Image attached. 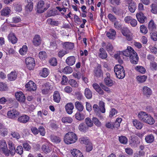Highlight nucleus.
Listing matches in <instances>:
<instances>
[{
    "mask_svg": "<svg viewBox=\"0 0 157 157\" xmlns=\"http://www.w3.org/2000/svg\"><path fill=\"white\" fill-rule=\"evenodd\" d=\"M138 117L140 120L149 124L152 125L155 123V120L153 117L145 112H140L138 114Z\"/></svg>",
    "mask_w": 157,
    "mask_h": 157,
    "instance_id": "1",
    "label": "nucleus"
},
{
    "mask_svg": "<svg viewBox=\"0 0 157 157\" xmlns=\"http://www.w3.org/2000/svg\"><path fill=\"white\" fill-rule=\"evenodd\" d=\"M77 139L78 137L75 134L70 132L66 134L64 137V142L67 144H70L75 142Z\"/></svg>",
    "mask_w": 157,
    "mask_h": 157,
    "instance_id": "2",
    "label": "nucleus"
},
{
    "mask_svg": "<svg viewBox=\"0 0 157 157\" xmlns=\"http://www.w3.org/2000/svg\"><path fill=\"white\" fill-rule=\"evenodd\" d=\"M114 71L117 78L122 79L125 77V74L124 67L121 65H116L114 67Z\"/></svg>",
    "mask_w": 157,
    "mask_h": 157,
    "instance_id": "3",
    "label": "nucleus"
},
{
    "mask_svg": "<svg viewBox=\"0 0 157 157\" xmlns=\"http://www.w3.org/2000/svg\"><path fill=\"white\" fill-rule=\"evenodd\" d=\"M27 67L30 70L33 69L35 66V62L34 58L31 57H28L25 59Z\"/></svg>",
    "mask_w": 157,
    "mask_h": 157,
    "instance_id": "4",
    "label": "nucleus"
},
{
    "mask_svg": "<svg viewBox=\"0 0 157 157\" xmlns=\"http://www.w3.org/2000/svg\"><path fill=\"white\" fill-rule=\"evenodd\" d=\"M52 87L50 83L48 82L44 84L42 88V92L43 94H47L52 90Z\"/></svg>",
    "mask_w": 157,
    "mask_h": 157,
    "instance_id": "5",
    "label": "nucleus"
},
{
    "mask_svg": "<svg viewBox=\"0 0 157 157\" xmlns=\"http://www.w3.org/2000/svg\"><path fill=\"white\" fill-rule=\"evenodd\" d=\"M19 114V112L14 109L8 111L7 113L8 117L10 118L13 119L17 118Z\"/></svg>",
    "mask_w": 157,
    "mask_h": 157,
    "instance_id": "6",
    "label": "nucleus"
},
{
    "mask_svg": "<svg viewBox=\"0 0 157 157\" xmlns=\"http://www.w3.org/2000/svg\"><path fill=\"white\" fill-rule=\"evenodd\" d=\"M136 16L138 21L140 23H144L147 21V18L142 12H140L137 13L136 14Z\"/></svg>",
    "mask_w": 157,
    "mask_h": 157,
    "instance_id": "7",
    "label": "nucleus"
},
{
    "mask_svg": "<svg viewBox=\"0 0 157 157\" xmlns=\"http://www.w3.org/2000/svg\"><path fill=\"white\" fill-rule=\"evenodd\" d=\"M15 96L16 99L20 102H24L25 100V97L22 92H16Z\"/></svg>",
    "mask_w": 157,
    "mask_h": 157,
    "instance_id": "8",
    "label": "nucleus"
},
{
    "mask_svg": "<svg viewBox=\"0 0 157 157\" xmlns=\"http://www.w3.org/2000/svg\"><path fill=\"white\" fill-rule=\"evenodd\" d=\"M130 57V59L131 63L133 64H137L138 62L139 57L136 53L134 51L133 54Z\"/></svg>",
    "mask_w": 157,
    "mask_h": 157,
    "instance_id": "9",
    "label": "nucleus"
},
{
    "mask_svg": "<svg viewBox=\"0 0 157 157\" xmlns=\"http://www.w3.org/2000/svg\"><path fill=\"white\" fill-rule=\"evenodd\" d=\"M25 86L30 91H35L36 89L35 84L32 81H30L25 85Z\"/></svg>",
    "mask_w": 157,
    "mask_h": 157,
    "instance_id": "10",
    "label": "nucleus"
},
{
    "mask_svg": "<svg viewBox=\"0 0 157 157\" xmlns=\"http://www.w3.org/2000/svg\"><path fill=\"white\" fill-rule=\"evenodd\" d=\"M8 144L9 146V152L11 155L13 156L16 152L15 147L14 144L11 141H9L8 142Z\"/></svg>",
    "mask_w": 157,
    "mask_h": 157,
    "instance_id": "11",
    "label": "nucleus"
},
{
    "mask_svg": "<svg viewBox=\"0 0 157 157\" xmlns=\"http://www.w3.org/2000/svg\"><path fill=\"white\" fill-rule=\"evenodd\" d=\"M44 2L42 1H39L37 3L36 9L37 12L38 13H42L44 11Z\"/></svg>",
    "mask_w": 157,
    "mask_h": 157,
    "instance_id": "12",
    "label": "nucleus"
},
{
    "mask_svg": "<svg viewBox=\"0 0 157 157\" xmlns=\"http://www.w3.org/2000/svg\"><path fill=\"white\" fill-rule=\"evenodd\" d=\"M134 51H135L131 47L128 46L126 49L121 52V53H122V54L125 56L130 57L133 54Z\"/></svg>",
    "mask_w": 157,
    "mask_h": 157,
    "instance_id": "13",
    "label": "nucleus"
},
{
    "mask_svg": "<svg viewBox=\"0 0 157 157\" xmlns=\"http://www.w3.org/2000/svg\"><path fill=\"white\" fill-rule=\"evenodd\" d=\"M94 75L97 77H100L102 74L100 65H98L94 70Z\"/></svg>",
    "mask_w": 157,
    "mask_h": 157,
    "instance_id": "14",
    "label": "nucleus"
},
{
    "mask_svg": "<svg viewBox=\"0 0 157 157\" xmlns=\"http://www.w3.org/2000/svg\"><path fill=\"white\" fill-rule=\"evenodd\" d=\"M142 91L143 95L147 97H149L152 94L151 89L147 86H144L143 88Z\"/></svg>",
    "mask_w": 157,
    "mask_h": 157,
    "instance_id": "15",
    "label": "nucleus"
},
{
    "mask_svg": "<svg viewBox=\"0 0 157 157\" xmlns=\"http://www.w3.org/2000/svg\"><path fill=\"white\" fill-rule=\"evenodd\" d=\"M93 109L96 115L100 118L102 119L103 117L101 115V112L97 104H94L93 106Z\"/></svg>",
    "mask_w": 157,
    "mask_h": 157,
    "instance_id": "16",
    "label": "nucleus"
},
{
    "mask_svg": "<svg viewBox=\"0 0 157 157\" xmlns=\"http://www.w3.org/2000/svg\"><path fill=\"white\" fill-rule=\"evenodd\" d=\"M8 39L13 44H14L17 42V39L14 33H11L8 36Z\"/></svg>",
    "mask_w": 157,
    "mask_h": 157,
    "instance_id": "17",
    "label": "nucleus"
},
{
    "mask_svg": "<svg viewBox=\"0 0 157 157\" xmlns=\"http://www.w3.org/2000/svg\"><path fill=\"white\" fill-rule=\"evenodd\" d=\"M41 39L40 36L38 35H36L33 40V44L36 46L39 45L41 43Z\"/></svg>",
    "mask_w": 157,
    "mask_h": 157,
    "instance_id": "18",
    "label": "nucleus"
},
{
    "mask_svg": "<svg viewBox=\"0 0 157 157\" xmlns=\"http://www.w3.org/2000/svg\"><path fill=\"white\" fill-rule=\"evenodd\" d=\"M74 106L71 103H67L65 106V108L67 113L69 114H71L73 112Z\"/></svg>",
    "mask_w": 157,
    "mask_h": 157,
    "instance_id": "19",
    "label": "nucleus"
},
{
    "mask_svg": "<svg viewBox=\"0 0 157 157\" xmlns=\"http://www.w3.org/2000/svg\"><path fill=\"white\" fill-rule=\"evenodd\" d=\"M29 117L26 115H24L18 117V121L23 123H25L29 120Z\"/></svg>",
    "mask_w": 157,
    "mask_h": 157,
    "instance_id": "20",
    "label": "nucleus"
},
{
    "mask_svg": "<svg viewBox=\"0 0 157 157\" xmlns=\"http://www.w3.org/2000/svg\"><path fill=\"white\" fill-rule=\"evenodd\" d=\"M75 62V57L74 56H71L68 57L66 59V63L69 66L74 65Z\"/></svg>",
    "mask_w": 157,
    "mask_h": 157,
    "instance_id": "21",
    "label": "nucleus"
},
{
    "mask_svg": "<svg viewBox=\"0 0 157 157\" xmlns=\"http://www.w3.org/2000/svg\"><path fill=\"white\" fill-rule=\"evenodd\" d=\"M71 153L74 157H83L82 153L80 151L77 149H73L71 150Z\"/></svg>",
    "mask_w": 157,
    "mask_h": 157,
    "instance_id": "22",
    "label": "nucleus"
},
{
    "mask_svg": "<svg viewBox=\"0 0 157 157\" xmlns=\"http://www.w3.org/2000/svg\"><path fill=\"white\" fill-rule=\"evenodd\" d=\"M107 53L104 49L102 48H100L99 53V57L102 59H104L107 58Z\"/></svg>",
    "mask_w": 157,
    "mask_h": 157,
    "instance_id": "23",
    "label": "nucleus"
},
{
    "mask_svg": "<svg viewBox=\"0 0 157 157\" xmlns=\"http://www.w3.org/2000/svg\"><path fill=\"white\" fill-rule=\"evenodd\" d=\"M53 101L57 103H59L60 100V97L59 93L58 91H55L53 95Z\"/></svg>",
    "mask_w": 157,
    "mask_h": 157,
    "instance_id": "24",
    "label": "nucleus"
},
{
    "mask_svg": "<svg viewBox=\"0 0 157 157\" xmlns=\"http://www.w3.org/2000/svg\"><path fill=\"white\" fill-rule=\"evenodd\" d=\"M63 48L66 50H70L73 48L74 44L72 43L65 42L63 44Z\"/></svg>",
    "mask_w": 157,
    "mask_h": 157,
    "instance_id": "25",
    "label": "nucleus"
},
{
    "mask_svg": "<svg viewBox=\"0 0 157 157\" xmlns=\"http://www.w3.org/2000/svg\"><path fill=\"white\" fill-rule=\"evenodd\" d=\"M11 10L9 7H6L3 8L0 12L2 16H6L8 15Z\"/></svg>",
    "mask_w": 157,
    "mask_h": 157,
    "instance_id": "26",
    "label": "nucleus"
},
{
    "mask_svg": "<svg viewBox=\"0 0 157 157\" xmlns=\"http://www.w3.org/2000/svg\"><path fill=\"white\" fill-rule=\"evenodd\" d=\"M133 123L134 126L137 129H140L143 126V124L138 120L135 119L133 120Z\"/></svg>",
    "mask_w": 157,
    "mask_h": 157,
    "instance_id": "27",
    "label": "nucleus"
},
{
    "mask_svg": "<svg viewBox=\"0 0 157 157\" xmlns=\"http://www.w3.org/2000/svg\"><path fill=\"white\" fill-rule=\"evenodd\" d=\"M17 74L16 71H12L8 75V78L9 80L13 81L15 80L17 78Z\"/></svg>",
    "mask_w": 157,
    "mask_h": 157,
    "instance_id": "28",
    "label": "nucleus"
},
{
    "mask_svg": "<svg viewBox=\"0 0 157 157\" xmlns=\"http://www.w3.org/2000/svg\"><path fill=\"white\" fill-rule=\"evenodd\" d=\"M148 28L150 32L155 30L156 29V25L152 20H151L149 22Z\"/></svg>",
    "mask_w": 157,
    "mask_h": 157,
    "instance_id": "29",
    "label": "nucleus"
},
{
    "mask_svg": "<svg viewBox=\"0 0 157 157\" xmlns=\"http://www.w3.org/2000/svg\"><path fill=\"white\" fill-rule=\"evenodd\" d=\"M116 32L113 29H110L109 32L106 33V35L110 39H113L116 35Z\"/></svg>",
    "mask_w": 157,
    "mask_h": 157,
    "instance_id": "30",
    "label": "nucleus"
},
{
    "mask_svg": "<svg viewBox=\"0 0 157 157\" xmlns=\"http://www.w3.org/2000/svg\"><path fill=\"white\" fill-rule=\"evenodd\" d=\"M136 8V4L134 2H130L128 5V9L132 13L135 12Z\"/></svg>",
    "mask_w": 157,
    "mask_h": 157,
    "instance_id": "31",
    "label": "nucleus"
},
{
    "mask_svg": "<svg viewBox=\"0 0 157 157\" xmlns=\"http://www.w3.org/2000/svg\"><path fill=\"white\" fill-rule=\"evenodd\" d=\"M50 138L52 142L56 144L59 143L61 140L59 137L54 135H51L50 136Z\"/></svg>",
    "mask_w": 157,
    "mask_h": 157,
    "instance_id": "32",
    "label": "nucleus"
},
{
    "mask_svg": "<svg viewBox=\"0 0 157 157\" xmlns=\"http://www.w3.org/2000/svg\"><path fill=\"white\" fill-rule=\"evenodd\" d=\"M75 105L76 109L79 112H81L83 110L84 107L81 102L78 101H76L75 103Z\"/></svg>",
    "mask_w": 157,
    "mask_h": 157,
    "instance_id": "33",
    "label": "nucleus"
},
{
    "mask_svg": "<svg viewBox=\"0 0 157 157\" xmlns=\"http://www.w3.org/2000/svg\"><path fill=\"white\" fill-rule=\"evenodd\" d=\"M145 140L147 143H151L154 141V137L153 135L150 134L146 136Z\"/></svg>",
    "mask_w": 157,
    "mask_h": 157,
    "instance_id": "34",
    "label": "nucleus"
},
{
    "mask_svg": "<svg viewBox=\"0 0 157 157\" xmlns=\"http://www.w3.org/2000/svg\"><path fill=\"white\" fill-rule=\"evenodd\" d=\"M0 148L1 151L7 149L6 142L4 140H0Z\"/></svg>",
    "mask_w": 157,
    "mask_h": 157,
    "instance_id": "35",
    "label": "nucleus"
},
{
    "mask_svg": "<svg viewBox=\"0 0 157 157\" xmlns=\"http://www.w3.org/2000/svg\"><path fill=\"white\" fill-rule=\"evenodd\" d=\"M104 82L106 85L109 86H111L113 84V81L109 77L105 78Z\"/></svg>",
    "mask_w": 157,
    "mask_h": 157,
    "instance_id": "36",
    "label": "nucleus"
},
{
    "mask_svg": "<svg viewBox=\"0 0 157 157\" xmlns=\"http://www.w3.org/2000/svg\"><path fill=\"white\" fill-rule=\"evenodd\" d=\"M151 38L154 41L157 40V32L155 30L151 31L150 32Z\"/></svg>",
    "mask_w": 157,
    "mask_h": 157,
    "instance_id": "37",
    "label": "nucleus"
},
{
    "mask_svg": "<svg viewBox=\"0 0 157 157\" xmlns=\"http://www.w3.org/2000/svg\"><path fill=\"white\" fill-rule=\"evenodd\" d=\"M49 71L48 69L46 68H44L41 72L40 73V76L43 77H46L49 74Z\"/></svg>",
    "mask_w": 157,
    "mask_h": 157,
    "instance_id": "38",
    "label": "nucleus"
},
{
    "mask_svg": "<svg viewBox=\"0 0 157 157\" xmlns=\"http://www.w3.org/2000/svg\"><path fill=\"white\" fill-rule=\"evenodd\" d=\"M85 94L86 97L88 99H90L92 97V93L90 90L88 88L85 89Z\"/></svg>",
    "mask_w": 157,
    "mask_h": 157,
    "instance_id": "39",
    "label": "nucleus"
},
{
    "mask_svg": "<svg viewBox=\"0 0 157 157\" xmlns=\"http://www.w3.org/2000/svg\"><path fill=\"white\" fill-rule=\"evenodd\" d=\"M99 107L101 113H104L105 112V103L103 101H100L99 102Z\"/></svg>",
    "mask_w": 157,
    "mask_h": 157,
    "instance_id": "40",
    "label": "nucleus"
},
{
    "mask_svg": "<svg viewBox=\"0 0 157 157\" xmlns=\"http://www.w3.org/2000/svg\"><path fill=\"white\" fill-rule=\"evenodd\" d=\"M72 69L70 66H66L64 68L62 69V72L65 74H69L72 72Z\"/></svg>",
    "mask_w": 157,
    "mask_h": 157,
    "instance_id": "41",
    "label": "nucleus"
},
{
    "mask_svg": "<svg viewBox=\"0 0 157 157\" xmlns=\"http://www.w3.org/2000/svg\"><path fill=\"white\" fill-rule=\"evenodd\" d=\"M7 130L5 128L3 125L0 126V133L2 136H5L6 135Z\"/></svg>",
    "mask_w": 157,
    "mask_h": 157,
    "instance_id": "42",
    "label": "nucleus"
},
{
    "mask_svg": "<svg viewBox=\"0 0 157 157\" xmlns=\"http://www.w3.org/2000/svg\"><path fill=\"white\" fill-rule=\"evenodd\" d=\"M147 78V76L144 75L138 76L136 77L138 81L140 83L144 82L146 81Z\"/></svg>",
    "mask_w": 157,
    "mask_h": 157,
    "instance_id": "43",
    "label": "nucleus"
},
{
    "mask_svg": "<svg viewBox=\"0 0 157 157\" xmlns=\"http://www.w3.org/2000/svg\"><path fill=\"white\" fill-rule=\"evenodd\" d=\"M13 7L14 10L17 12H20L22 10L21 5L20 3H15Z\"/></svg>",
    "mask_w": 157,
    "mask_h": 157,
    "instance_id": "44",
    "label": "nucleus"
},
{
    "mask_svg": "<svg viewBox=\"0 0 157 157\" xmlns=\"http://www.w3.org/2000/svg\"><path fill=\"white\" fill-rule=\"evenodd\" d=\"M135 69L137 71L142 74L144 73L146 71L145 69L143 67L138 66L135 67Z\"/></svg>",
    "mask_w": 157,
    "mask_h": 157,
    "instance_id": "45",
    "label": "nucleus"
},
{
    "mask_svg": "<svg viewBox=\"0 0 157 157\" xmlns=\"http://www.w3.org/2000/svg\"><path fill=\"white\" fill-rule=\"evenodd\" d=\"M39 56L40 58L42 60H44L47 57V55L44 51L40 52L39 53Z\"/></svg>",
    "mask_w": 157,
    "mask_h": 157,
    "instance_id": "46",
    "label": "nucleus"
},
{
    "mask_svg": "<svg viewBox=\"0 0 157 157\" xmlns=\"http://www.w3.org/2000/svg\"><path fill=\"white\" fill-rule=\"evenodd\" d=\"M62 121L64 123H70L72 121V119L70 117H65L62 118Z\"/></svg>",
    "mask_w": 157,
    "mask_h": 157,
    "instance_id": "47",
    "label": "nucleus"
},
{
    "mask_svg": "<svg viewBox=\"0 0 157 157\" xmlns=\"http://www.w3.org/2000/svg\"><path fill=\"white\" fill-rule=\"evenodd\" d=\"M119 140L120 142L123 144H126L127 143L128 139L127 138L124 136L119 137Z\"/></svg>",
    "mask_w": 157,
    "mask_h": 157,
    "instance_id": "48",
    "label": "nucleus"
},
{
    "mask_svg": "<svg viewBox=\"0 0 157 157\" xmlns=\"http://www.w3.org/2000/svg\"><path fill=\"white\" fill-rule=\"evenodd\" d=\"M27 51V47L26 45H23L22 48H21L19 52L20 53L23 55L26 53Z\"/></svg>",
    "mask_w": 157,
    "mask_h": 157,
    "instance_id": "49",
    "label": "nucleus"
},
{
    "mask_svg": "<svg viewBox=\"0 0 157 157\" xmlns=\"http://www.w3.org/2000/svg\"><path fill=\"white\" fill-rule=\"evenodd\" d=\"M42 150L45 153H47L50 152L51 150L48 145H43L42 147Z\"/></svg>",
    "mask_w": 157,
    "mask_h": 157,
    "instance_id": "50",
    "label": "nucleus"
},
{
    "mask_svg": "<svg viewBox=\"0 0 157 157\" xmlns=\"http://www.w3.org/2000/svg\"><path fill=\"white\" fill-rule=\"evenodd\" d=\"M85 121L87 126L89 127H91L93 125V122L89 117L85 119Z\"/></svg>",
    "mask_w": 157,
    "mask_h": 157,
    "instance_id": "51",
    "label": "nucleus"
},
{
    "mask_svg": "<svg viewBox=\"0 0 157 157\" xmlns=\"http://www.w3.org/2000/svg\"><path fill=\"white\" fill-rule=\"evenodd\" d=\"M80 142L81 144H87L89 143V140L87 137H81L79 139Z\"/></svg>",
    "mask_w": 157,
    "mask_h": 157,
    "instance_id": "52",
    "label": "nucleus"
},
{
    "mask_svg": "<svg viewBox=\"0 0 157 157\" xmlns=\"http://www.w3.org/2000/svg\"><path fill=\"white\" fill-rule=\"evenodd\" d=\"M151 12L154 14H157V5L155 4H152L151 5Z\"/></svg>",
    "mask_w": 157,
    "mask_h": 157,
    "instance_id": "53",
    "label": "nucleus"
},
{
    "mask_svg": "<svg viewBox=\"0 0 157 157\" xmlns=\"http://www.w3.org/2000/svg\"><path fill=\"white\" fill-rule=\"evenodd\" d=\"M106 49L108 52L111 54L112 52L113 47L111 44L109 43L106 46Z\"/></svg>",
    "mask_w": 157,
    "mask_h": 157,
    "instance_id": "54",
    "label": "nucleus"
},
{
    "mask_svg": "<svg viewBox=\"0 0 157 157\" xmlns=\"http://www.w3.org/2000/svg\"><path fill=\"white\" fill-rule=\"evenodd\" d=\"M69 82L70 85L73 87H77L78 86V84L77 82L74 79H70Z\"/></svg>",
    "mask_w": 157,
    "mask_h": 157,
    "instance_id": "55",
    "label": "nucleus"
},
{
    "mask_svg": "<svg viewBox=\"0 0 157 157\" xmlns=\"http://www.w3.org/2000/svg\"><path fill=\"white\" fill-rule=\"evenodd\" d=\"M75 117L78 120L81 121L83 120L85 117L83 114H81L80 113L78 112L76 113Z\"/></svg>",
    "mask_w": 157,
    "mask_h": 157,
    "instance_id": "56",
    "label": "nucleus"
},
{
    "mask_svg": "<svg viewBox=\"0 0 157 157\" xmlns=\"http://www.w3.org/2000/svg\"><path fill=\"white\" fill-rule=\"evenodd\" d=\"M8 87L5 83L0 82V91H3L6 90Z\"/></svg>",
    "mask_w": 157,
    "mask_h": 157,
    "instance_id": "57",
    "label": "nucleus"
},
{
    "mask_svg": "<svg viewBox=\"0 0 157 157\" xmlns=\"http://www.w3.org/2000/svg\"><path fill=\"white\" fill-rule=\"evenodd\" d=\"M78 128L80 131L82 132L85 131L87 129L86 127L83 123H81L79 124Z\"/></svg>",
    "mask_w": 157,
    "mask_h": 157,
    "instance_id": "58",
    "label": "nucleus"
},
{
    "mask_svg": "<svg viewBox=\"0 0 157 157\" xmlns=\"http://www.w3.org/2000/svg\"><path fill=\"white\" fill-rule=\"evenodd\" d=\"M50 64L53 66H56L57 64V61L56 58H51L49 61Z\"/></svg>",
    "mask_w": 157,
    "mask_h": 157,
    "instance_id": "59",
    "label": "nucleus"
},
{
    "mask_svg": "<svg viewBox=\"0 0 157 157\" xmlns=\"http://www.w3.org/2000/svg\"><path fill=\"white\" fill-rule=\"evenodd\" d=\"M92 121L93 122L96 126H99L101 125V122L97 118L93 117L92 118Z\"/></svg>",
    "mask_w": 157,
    "mask_h": 157,
    "instance_id": "60",
    "label": "nucleus"
},
{
    "mask_svg": "<svg viewBox=\"0 0 157 157\" xmlns=\"http://www.w3.org/2000/svg\"><path fill=\"white\" fill-rule=\"evenodd\" d=\"M121 32L123 35L127 36L130 33V31L127 28H124L122 29Z\"/></svg>",
    "mask_w": 157,
    "mask_h": 157,
    "instance_id": "61",
    "label": "nucleus"
},
{
    "mask_svg": "<svg viewBox=\"0 0 157 157\" xmlns=\"http://www.w3.org/2000/svg\"><path fill=\"white\" fill-rule=\"evenodd\" d=\"M62 80L61 84L63 85H66L68 81V79L67 76L63 75L62 77Z\"/></svg>",
    "mask_w": 157,
    "mask_h": 157,
    "instance_id": "62",
    "label": "nucleus"
},
{
    "mask_svg": "<svg viewBox=\"0 0 157 157\" xmlns=\"http://www.w3.org/2000/svg\"><path fill=\"white\" fill-rule=\"evenodd\" d=\"M28 3L26 6V8L27 11H31L33 10V4L32 2H28Z\"/></svg>",
    "mask_w": 157,
    "mask_h": 157,
    "instance_id": "63",
    "label": "nucleus"
},
{
    "mask_svg": "<svg viewBox=\"0 0 157 157\" xmlns=\"http://www.w3.org/2000/svg\"><path fill=\"white\" fill-rule=\"evenodd\" d=\"M140 31L144 34H146L147 32L146 27L144 25H141L140 27Z\"/></svg>",
    "mask_w": 157,
    "mask_h": 157,
    "instance_id": "64",
    "label": "nucleus"
}]
</instances>
